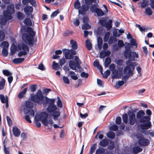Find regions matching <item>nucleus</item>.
Instances as JSON below:
<instances>
[{"label": "nucleus", "instance_id": "nucleus-25", "mask_svg": "<svg viewBox=\"0 0 154 154\" xmlns=\"http://www.w3.org/2000/svg\"><path fill=\"white\" fill-rule=\"evenodd\" d=\"M86 46L88 50H90L92 48V45L90 40L87 39L85 42Z\"/></svg>", "mask_w": 154, "mask_h": 154}, {"label": "nucleus", "instance_id": "nucleus-5", "mask_svg": "<svg viewBox=\"0 0 154 154\" xmlns=\"http://www.w3.org/2000/svg\"><path fill=\"white\" fill-rule=\"evenodd\" d=\"M75 50L73 49L70 50L64 49L63 50V52L65 58L67 59H72L73 58V55L76 54Z\"/></svg>", "mask_w": 154, "mask_h": 154}, {"label": "nucleus", "instance_id": "nucleus-34", "mask_svg": "<svg viewBox=\"0 0 154 154\" xmlns=\"http://www.w3.org/2000/svg\"><path fill=\"white\" fill-rule=\"evenodd\" d=\"M25 106L27 108H31L33 107L34 104L31 101H26L25 102Z\"/></svg>", "mask_w": 154, "mask_h": 154}, {"label": "nucleus", "instance_id": "nucleus-1", "mask_svg": "<svg viewBox=\"0 0 154 154\" xmlns=\"http://www.w3.org/2000/svg\"><path fill=\"white\" fill-rule=\"evenodd\" d=\"M31 99L34 102L39 103H42L44 107L48 103L46 110L49 113H52V115L54 120L56 119L60 116V112L57 110V107L54 104L55 99H50L47 97H31Z\"/></svg>", "mask_w": 154, "mask_h": 154}, {"label": "nucleus", "instance_id": "nucleus-17", "mask_svg": "<svg viewBox=\"0 0 154 154\" xmlns=\"http://www.w3.org/2000/svg\"><path fill=\"white\" fill-rule=\"evenodd\" d=\"M12 131L13 134L15 137H18L20 135V131L17 126H15L13 127Z\"/></svg>", "mask_w": 154, "mask_h": 154}, {"label": "nucleus", "instance_id": "nucleus-44", "mask_svg": "<svg viewBox=\"0 0 154 154\" xmlns=\"http://www.w3.org/2000/svg\"><path fill=\"white\" fill-rule=\"evenodd\" d=\"M28 89L27 87L26 88L24 89L21 91L20 93L18 94L17 96H24V95L25 94Z\"/></svg>", "mask_w": 154, "mask_h": 154}, {"label": "nucleus", "instance_id": "nucleus-19", "mask_svg": "<svg viewBox=\"0 0 154 154\" xmlns=\"http://www.w3.org/2000/svg\"><path fill=\"white\" fill-rule=\"evenodd\" d=\"M50 92H54V91L50 88H42V92L43 96H46L47 95L48 93Z\"/></svg>", "mask_w": 154, "mask_h": 154}, {"label": "nucleus", "instance_id": "nucleus-36", "mask_svg": "<svg viewBox=\"0 0 154 154\" xmlns=\"http://www.w3.org/2000/svg\"><path fill=\"white\" fill-rule=\"evenodd\" d=\"M98 16L101 17L104 15V13L103 11L99 8H97V10L95 12Z\"/></svg>", "mask_w": 154, "mask_h": 154}, {"label": "nucleus", "instance_id": "nucleus-61", "mask_svg": "<svg viewBox=\"0 0 154 154\" xmlns=\"http://www.w3.org/2000/svg\"><path fill=\"white\" fill-rule=\"evenodd\" d=\"M96 144H94L91 146L90 150V154H93L94 152L96 149Z\"/></svg>", "mask_w": 154, "mask_h": 154}, {"label": "nucleus", "instance_id": "nucleus-41", "mask_svg": "<svg viewBox=\"0 0 154 154\" xmlns=\"http://www.w3.org/2000/svg\"><path fill=\"white\" fill-rule=\"evenodd\" d=\"M109 129L111 130L116 131L118 130L119 127L117 125L114 124L111 126L109 128Z\"/></svg>", "mask_w": 154, "mask_h": 154}, {"label": "nucleus", "instance_id": "nucleus-60", "mask_svg": "<svg viewBox=\"0 0 154 154\" xmlns=\"http://www.w3.org/2000/svg\"><path fill=\"white\" fill-rule=\"evenodd\" d=\"M1 102L2 103L7 102V100L8 101V97H0Z\"/></svg>", "mask_w": 154, "mask_h": 154}, {"label": "nucleus", "instance_id": "nucleus-49", "mask_svg": "<svg viewBox=\"0 0 154 154\" xmlns=\"http://www.w3.org/2000/svg\"><path fill=\"white\" fill-rule=\"evenodd\" d=\"M109 32H107L106 33L103 38V41L104 42H106L108 41V39L109 38Z\"/></svg>", "mask_w": 154, "mask_h": 154}, {"label": "nucleus", "instance_id": "nucleus-55", "mask_svg": "<svg viewBox=\"0 0 154 154\" xmlns=\"http://www.w3.org/2000/svg\"><path fill=\"white\" fill-rule=\"evenodd\" d=\"M37 85H32L29 87V89L32 92H35L36 89Z\"/></svg>", "mask_w": 154, "mask_h": 154}, {"label": "nucleus", "instance_id": "nucleus-52", "mask_svg": "<svg viewBox=\"0 0 154 154\" xmlns=\"http://www.w3.org/2000/svg\"><path fill=\"white\" fill-rule=\"evenodd\" d=\"M122 119L123 122L125 124H127L128 121V116L126 113H125L122 116Z\"/></svg>", "mask_w": 154, "mask_h": 154}, {"label": "nucleus", "instance_id": "nucleus-50", "mask_svg": "<svg viewBox=\"0 0 154 154\" xmlns=\"http://www.w3.org/2000/svg\"><path fill=\"white\" fill-rule=\"evenodd\" d=\"M97 8L96 5L94 4L92 5L90 7V10L93 12H95Z\"/></svg>", "mask_w": 154, "mask_h": 154}, {"label": "nucleus", "instance_id": "nucleus-64", "mask_svg": "<svg viewBox=\"0 0 154 154\" xmlns=\"http://www.w3.org/2000/svg\"><path fill=\"white\" fill-rule=\"evenodd\" d=\"M123 62V60L122 59H119L116 60V63L118 66H121L122 65V63Z\"/></svg>", "mask_w": 154, "mask_h": 154}, {"label": "nucleus", "instance_id": "nucleus-9", "mask_svg": "<svg viewBox=\"0 0 154 154\" xmlns=\"http://www.w3.org/2000/svg\"><path fill=\"white\" fill-rule=\"evenodd\" d=\"M129 123L131 125H134L136 122L135 119V115L133 112H131L128 114Z\"/></svg>", "mask_w": 154, "mask_h": 154}, {"label": "nucleus", "instance_id": "nucleus-40", "mask_svg": "<svg viewBox=\"0 0 154 154\" xmlns=\"http://www.w3.org/2000/svg\"><path fill=\"white\" fill-rule=\"evenodd\" d=\"M16 51V47L15 45L13 44L12 46L10 48V55H13L15 52Z\"/></svg>", "mask_w": 154, "mask_h": 154}, {"label": "nucleus", "instance_id": "nucleus-62", "mask_svg": "<svg viewBox=\"0 0 154 154\" xmlns=\"http://www.w3.org/2000/svg\"><path fill=\"white\" fill-rule=\"evenodd\" d=\"M1 45L7 48L9 46V44L8 42L7 41H3L1 43Z\"/></svg>", "mask_w": 154, "mask_h": 154}, {"label": "nucleus", "instance_id": "nucleus-59", "mask_svg": "<svg viewBox=\"0 0 154 154\" xmlns=\"http://www.w3.org/2000/svg\"><path fill=\"white\" fill-rule=\"evenodd\" d=\"M118 47L122 48L124 47L125 45L124 44L122 40H119L118 42Z\"/></svg>", "mask_w": 154, "mask_h": 154}, {"label": "nucleus", "instance_id": "nucleus-35", "mask_svg": "<svg viewBox=\"0 0 154 154\" xmlns=\"http://www.w3.org/2000/svg\"><path fill=\"white\" fill-rule=\"evenodd\" d=\"M23 23L26 26H31L32 25V22L29 18H26L23 21Z\"/></svg>", "mask_w": 154, "mask_h": 154}, {"label": "nucleus", "instance_id": "nucleus-2", "mask_svg": "<svg viewBox=\"0 0 154 154\" xmlns=\"http://www.w3.org/2000/svg\"><path fill=\"white\" fill-rule=\"evenodd\" d=\"M14 12V7L13 4H10L8 6L7 9L3 12V15H0V25H5L7 20H11L12 18L11 15Z\"/></svg>", "mask_w": 154, "mask_h": 154}, {"label": "nucleus", "instance_id": "nucleus-10", "mask_svg": "<svg viewBox=\"0 0 154 154\" xmlns=\"http://www.w3.org/2000/svg\"><path fill=\"white\" fill-rule=\"evenodd\" d=\"M151 126L152 125L150 121L140 124L139 125L140 127L143 130L148 129L150 128Z\"/></svg>", "mask_w": 154, "mask_h": 154}, {"label": "nucleus", "instance_id": "nucleus-20", "mask_svg": "<svg viewBox=\"0 0 154 154\" xmlns=\"http://www.w3.org/2000/svg\"><path fill=\"white\" fill-rule=\"evenodd\" d=\"M143 149L139 146L134 147L132 148V151L134 154H137L141 152Z\"/></svg>", "mask_w": 154, "mask_h": 154}, {"label": "nucleus", "instance_id": "nucleus-13", "mask_svg": "<svg viewBox=\"0 0 154 154\" xmlns=\"http://www.w3.org/2000/svg\"><path fill=\"white\" fill-rule=\"evenodd\" d=\"M123 72L125 74H127L129 76H132L134 74L132 72L131 67L128 66H125L124 68Z\"/></svg>", "mask_w": 154, "mask_h": 154}, {"label": "nucleus", "instance_id": "nucleus-54", "mask_svg": "<svg viewBox=\"0 0 154 154\" xmlns=\"http://www.w3.org/2000/svg\"><path fill=\"white\" fill-rule=\"evenodd\" d=\"M110 73V71L109 70H107L104 72V75H103V77L105 79H107L108 76H109Z\"/></svg>", "mask_w": 154, "mask_h": 154}, {"label": "nucleus", "instance_id": "nucleus-6", "mask_svg": "<svg viewBox=\"0 0 154 154\" xmlns=\"http://www.w3.org/2000/svg\"><path fill=\"white\" fill-rule=\"evenodd\" d=\"M99 23L103 26L106 27L107 30L110 29L112 27V20L110 19L106 22L104 19H101L99 20Z\"/></svg>", "mask_w": 154, "mask_h": 154}, {"label": "nucleus", "instance_id": "nucleus-47", "mask_svg": "<svg viewBox=\"0 0 154 154\" xmlns=\"http://www.w3.org/2000/svg\"><path fill=\"white\" fill-rule=\"evenodd\" d=\"M25 16L22 13L20 12H19L17 14V17L20 20H22L23 19Z\"/></svg>", "mask_w": 154, "mask_h": 154}, {"label": "nucleus", "instance_id": "nucleus-29", "mask_svg": "<svg viewBox=\"0 0 154 154\" xmlns=\"http://www.w3.org/2000/svg\"><path fill=\"white\" fill-rule=\"evenodd\" d=\"M107 136L111 139H113L115 137V133L112 131H109L106 134Z\"/></svg>", "mask_w": 154, "mask_h": 154}, {"label": "nucleus", "instance_id": "nucleus-23", "mask_svg": "<svg viewBox=\"0 0 154 154\" xmlns=\"http://www.w3.org/2000/svg\"><path fill=\"white\" fill-rule=\"evenodd\" d=\"M24 58H18L13 59L12 62L15 64H18L23 62L24 60Z\"/></svg>", "mask_w": 154, "mask_h": 154}, {"label": "nucleus", "instance_id": "nucleus-51", "mask_svg": "<svg viewBox=\"0 0 154 154\" xmlns=\"http://www.w3.org/2000/svg\"><path fill=\"white\" fill-rule=\"evenodd\" d=\"M128 60L126 62V66H128L129 67H131V66H132V65L134 64H136L135 62L133 63L131 61L132 60H130V58H128Z\"/></svg>", "mask_w": 154, "mask_h": 154}, {"label": "nucleus", "instance_id": "nucleus-31", "mask_svg": "<svg viewBox=\"0 0 154 154\" xmlns=\"http://www.w3.org/2000/svg\"><path fill=\"white\" fill-rule=\"evenodd\" d=\"M85 3L87 5H90L92 4L93 2L98 3L99 0H85Z\"/></svg>", "mask_w": 154, "mask_h": 154}, {"label": "nucleus", "instance_id": "nucleus-32", "mask_svg": "<svg viewBox=\"0 0 154 154\" xmlns=\"http://www.w3.org/2000/svg\"><path fill=\"white\" fill-rule=\"evenodd\" d=\"M117 39L115 37L111 36L108 40V43L109 45H111L117 42Z\"/></svg>", "mask_w": 154, "mask_h": 154}, {"label": "nucleus", "instance_id": "nucleus-22", "mask_svg": "<svg viewBox=\"0 0 154 154\" xmlns=\"http://www.w3.org/2000/svg\"><path fill=\"white\" fill-rule=\"evenodd\" d=\"M70 44L71 45L72 49L74 50L77 49L78 48V44L76 41L72 39L70 41Z\"/></svg>", "mask_w": 154, "mask_h": 154}, {"label": "nucleus", "instance_id": "nucleus-53", "mask_svg": "<svg viewBox=\"0 0 154 154\" xmlns=\"http://www.w3.org/2000/svg\"><path fill=\"white\" fill-rule=\"evenodd\" d=\"M91 26L90 25H89L88 23H85L83 25V26H82V29L83 30L84 29H87L91 28Z\"/></svg>", "mask_w": 154, "mask_h": 154}, {"label": "nucleus", "instance_id": "nucleus-43", "mask_svg": "<svg viewBox=\"0 0 154 154\" xmlns=\"http://www.w3.org/2000/svg\"><path fill=\"white\" fill-rule=\"evenodd\" d=\"M8 54V51L7 48H5L3 47L2 50V54L4 57H7Z\"/></svg>", "mask_w": 154, "mask_h": 154}, {"label": "nucleus", "instance_id": "nucleus-45", "mask_svg": "<svg viewBox=\"0 0 154 154\" xmlns=\"http://www.w3.org/2000/svg\"><path fill=\"white\" fill-rule=\"evenodd\" d=\"M25 114H28L32 117H33L35 115V112L32 109H27Z\"/></svg>", "mask_w": 154, "mask_h": 154}, {"label": "nucleus", "instance_id": "nucleus-38", "mask_svg": "<svg viewBox=\"0 0 154 154\" xmlns=\"http://www.w3.org/2000/svg\"><path fill=\"white\" fill-rule=\"evenodd\" d=\"M5 81L4 79H2L0 81V90L3 89L5 87Z\"/></svg>", "mask_w": 154, "mask_h": 154}, {"label": "nucleus", "instance_id": "nucleus-37", "mask_svg": "<svg viewBox=\"0 0 154 154\" xmlns=\"http://www.w3.org/2000/svg\"><path fill=\"white\" fill-rule=\"evenodd\" d=\"M145 13L148 16H151L152 14V11L150 7H148L145 9Z\"/></svg>", "mask_w": 154, "mask_h": 154}, {"label": "nucleus", "instance_id": "nucleus-56", "mask_svg": "<svg viewBox=\"0 0 154 154\" xmlns=\"http://www.w3.org/2000/svg\"><path fill=\"white\" fill-rule=\"evenodd\" d=\"M116 66L114 63L111 64L109 66V68L112 73H113L114 71H116Z\"/></svg>", "mask_w": 154, "mask_h": 154}, {"label": "nucleus", "instance_id": "nucleus-30", "mask_svg": "<svg viewBox=\"0 0 154 154\" xmlns=\"http://www.w3.org/2000/svg\"><path fill=\"white\" fill-rule=\"evenodd\" d=\"M111 60L109 57H106L104 62V66L105 67H108L109 64L111 63Z\"/></svg>", "mask_w": 154, "mask_h": 154}, {"label": "nucleus", "instance_id": "nucleus-16", "mask_svg": "<svg viewBox=\"0 0 154 154\" xmlns=\"http://www.w3.org/2000/svg\"><path fill=\"white\" fill-rule=\"evenodd\" d=\"M111 52L109 51H102L100 53L99 57L100 58L102 59L106 56H109Z\"/></svg>", "mask_w": 154, "mask_h": 154}, {"label": "nucleus", "instance_id": "nucleus-4", "mask_svg": "<svg viewBox=\"0 0 154 154\" xmlns=\"http://www.w3.org/2000/svg\"><path fill=\"white\" fill-rule=\"evenodd\" d=\"M48 114L46 112H42L39 114H36L35 117V120L41 121L43 124L45 126H47L49 124L52 126L54 123L53 120L50 119L48 120Z\"/></svg>", "mask_w": 154, "mask_h": 154}, {"label": "nucleus", "instance_id": "nucleus-18", "mask_svg": "<svg viewBox=\"0 0 154 154\" xmlns=\"http://www.w3.org/2000/svg\"><path fill=\"white\" fill-rule=\"evenodd\" d=\"M19 49L20 50L22 49L23 51H27V53L29 52V48L28 45L24 44L23 43L21 47L18 46Z\"/></svg>", "mask_w": 154, "mask_h": 154}, {"label": "nucleus", "instance_id": "nucleus-7", "mask_svg": "<svg viewBox=\"0 0 154 154\" xmlns=\"http://www.w3.org/2000/svg\"><path fill=\"white\" fill-rule=\"evenodd\" d=\"M81 63L82 62L81 61L75 62L73 61L70 60L69 62V66L70 69L75 70L76 72L77 71L76 67L79 69L81 68L80 64H81Z\"/></svg>", "mask_w": 154, "mask_h": 154}, {"label": "nucleus", "instance_id": "nucleus-58", "mask_svg": "<svg viewBox=\"0 0 154 154\" xmlns=\"http://www.w3.org/2000/svg\"><path fill=\"white\" fill-rule=\"evenodd\" d=\"M130 44L132 46L137 47V43L136 40L133 38H131L130 41Z\"/></svg>", "mask_w": 154, "mask_h": 154}, {"label": "nucleus", "instance_id": "nucleus-63", "mask_svg": "<svg viewBox=\"0 0 154 154\" xmlns=\"http://www.w3.org/2000/svg\"><path fill=\"white\" fill-rule=\"evenodd\" d=\"M59 10H57L52 13L51 15V18H54V17H56L58 14H59Z\"/></svg>", "mask_w": 154, "mask_h": 154}, {"label": "nucleus", "instance_id": "nucleus-39", "mask_svg": "<svg viewBox=\"0 0 154 154\" xmlns=\"http://www.w3.org/2000/svg\"><path fill=\"white\" fill-rule=\"evenodd\" d=\"M81 4L79 0H76L74 3V7L75 9H79L80 7Z\"/></svg>", "mask_w": 154, "mask_h": 154}, {"label": "nucleus", "instance_id": "nucleus-27", "mask_svg": "<svg viewBox=\"0 0 154 154\" xmlns=\"http://www.w3.org/2000/svg\"><path fill=\"white\" fill-rule=\"evenodd\" d=\"M96 154H105V149L103 148L100 147L96 150Z\"/></svg>", "mask_w": 154, "mask_h": 154}, {"label": "nucleus", "instance_id": "nucleus-8", "mask_svg": "<svg viewBox=\"0 0 154 154\" xmlns=\"http://www.w3.org/2000/svg\"><path fill=\"white\" fill-rule=\"evenodd\" d=\"M138 57L139 55L138 54L135 52L132 51L130 52L125 56L126 58H130V60L131 59V60L134 61L135 60V59L136 57L138 58Z\"/></svg>", "mask_w": 154, "mask_h": 154}, {"label": "nucleus", "instance_id": "nucleus-21", "mask_svg": "<svg viewBox=\"0 0 154 154\" xmlns=\"http://www.w3.org/2000/svg\"><path fill=\"white\" fill-rule=\"evenodd\" d=\"M150 118L148 116H143L139 120V122L141 123H145L150 121Z\"/></svg>", "mask_w": 154, "mask_h": 154}, {"label": "nucleus", "instance_id": "nucleus-14", "mask_svg": "<svg viewBox=\"0 0 154 154\" xmlns=\"http://www.w3.org/2000/svg\"><path fill=\"white\" fill-rule=\"evenodd\" d=\"M24 11L25 14L29 16L32 12L33 8L31 6L27 5L24 8Z\"/></svg>", "mask_w": 154, "mask_h": 154}, {"label": "nucleus", "instance_id": "nucleus-26", "mask_svg": "<svg viewBox=\"0 0 154 154\" xmlns=\"http://www.w3.org/2000/svg\"><path fill=\"white\" fill-rule=\"evenodd\" d=\"M145 112L142 110L139 111L137 113L136 116L138 119H140L145 115Z\"/></svg>", "mask_w": 154, "mask_h": 154}, {"label": "nucleus", "instance_id": "nucleus-11", "mask_svg": "<svg viewBox=\"0 0 154 154\" xmlns=\"http://www.w3.org/2000/svg\"><path fill=\"white\" fill-rule=\"evenodd\" d=\"M89 7L88 5H86L84 4H83L80 7V9L79 10V13L82 15H84L86 11H88Z\"/></svg>", "mask_w": 154, "mask_h": 154}, {"label": "nucleus", "instance_id": "nucleus-57", "mask_svg": "<svg viewBox=\"0 0 154 154\" xmlns=\"http://www.w3.org/2000/svg\"><path fill=\"white\" fill-rule=\"evenodd\" d=\"M3 73L6 76H9L11 75L12 73L7 70H3Z\"/></svg>", "mask_w": 154, "mask_h": 154}, {"label": "nucleus", "instance_id": "nucleus-12", "mask_svg": "<svg viewBox=\"0 0 154 154\" xmlns=\"http://www.w3.org/2000/svg\"><path fill=\"white\" fill-rule=\"evenodd\" d=\"M149 140L145 138L144 137L140 140H138L139 144L141 146H146L149 144Z\"/></svg>", "mask_w": 154, "mask_h": 154}, {"label": "nucleus", "instance_id": "nucleus-33", "mask_svg": "<svg viewBox=\"0 0 154 154\" xmlns=\"http://www.w3.org/2000/svg\"><path fill=\"white\" fill-rule=\"evenodd\" d=\"M30 96H43L42 94V91L40 89L38 90L36 94H34L33 93L30 94Z\"/></svg>", "mask_w": 154, "mask_h": 154}, {"label": "nucleus", "instance_id": "nucleus-48", "mask_svg": "<svg viewBox=\"0 0 154 154\" xmlns=\"http://www.w3.org/2000/svg\"><path fill=\"white\" fill-rule=\"evenodd\" d=\"M5 34L4 32L0 30V42L3 41L5 38Z\"/></svg>", "mask_w": 154, "mask_h": 154}, {"label": "nucleus", "instance_id": "nucleus-3", "mask_svg": "<svg viewBox=\"0 0 154 154\" xmlns=\"http://www.w3.org/2000/svg\"><path fill=\"white\" fill-rule=\"evenodd\" d=\"M24 31L28 33H23L21 37L23 40H26L29 45H32L34 44V37L35 35V32L30 27L28 26L24 28Z\"/></svg>", "mask_w": 154, "mask_h": 154}, {"label": "nucleus", "instance_id": "nucleus-46", "mask_svg": "<svg viewBox=\"0 0 154 154\" xmlns=\"http://www.w3.org/2000/svg\"><path fill=\"white\" fill-rule=\"evenodd\" d=\"M57 106L60 108H61L63 107L62 102L61 100L59 97H57Z\"/></svg>", "mask_w": 154, "mask_h": 154}, {"label": "nucleus", "instance_id": "nucleus-28", "mask_svg": "<svg viewBox=\"0 0 154 154\" xmlns=\"http://www.w3.org/2000/svg\"><path fill=\"white\" fill-rule=\"evenodd\" d=\"M120 77V74L119 73L118 70H116L114 71L113 73H112V79H114L117 78L118 77L119 78Z\"/></svg>", "mask_w": 154, "mask_h": 154}, {"label": "nucleus", "instance_id": "nucleus-15", "mask_svg": "<svg viewBox=\"0 0 154 154\" xmlns=\"http://www.w3.org/2000/svg\"><path fill=\"white\" fill-rule=\"evenodd\" d=\"M126 46H125V50L124 52V55L125 57L130 52H131V45L130 43L126 42L125 43Z\"/></svg>", "mask_w": 154, "mask_h": 154}, {"label": "nucleus", "instance_id": "nucleus-42", "mask_svg": "<svg viewBox=\"0 0 154 154\" xmlns=\"http://www.w3.org/2000/svg\"><path fill=\"white\" fill-rule=\"evenodd\" d=\"M52 67L53 69L57 70L60 68V66L57 63H56L55 61H54L53 63Z\"/></svg>", "mask_w": 154, "mask_h": 154}, {"label": "nucleus", "instance_id": "nucleus-24", "mask_svg": "<svg viewBox=\"0 0 154 154\" xmlns=\"http://www.w3.org/2000/svg\"><path fill=\"white\" fill-rule=\"evenodd\" d=\"M108 141L107 139H105L102 140L100 141L99 144L101 146L105 147L107 146Z\"/></svg>", "mask_w": 154, "mask_h": 154}]
</instances>
